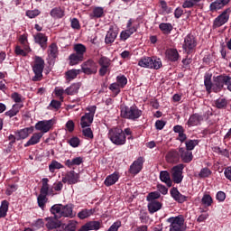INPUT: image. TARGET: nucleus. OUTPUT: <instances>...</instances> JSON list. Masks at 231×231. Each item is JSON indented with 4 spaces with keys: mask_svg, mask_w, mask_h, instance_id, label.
<instances>
[{
    "mask_svg": "<svg viewBox=\"0 0 231 231\" xmlns=\"http://www.w3.org/2000/svg\"><path fill=\"white\" fill-rule=\"evenodd\" d=\"M116 83L123 89V88L127 86V78L124 75L117 76Z\"/></svg>",
    "mask_w": 231,
    "mask_h": 231,
    "instance_id": "8fccbe9b",
    "label": "nucleus"
},
{
    "mask_svg": "<svg viewBox=\"0 0 231 231\" xmlns=\"http://www.w3.org/2000/svg\"><path fill=\"white\" fill-rule=\"evenodd\" d=\"M161 7L162 14H172V8L167 6V3L165 1L161 2Z\"/></svg>",
    "mask_w": 231,
    "mask_h": 231,
    "instance_id": "0e129e2a",
    "label": "nucleus"
},
{
    "mask_svg": "<svg viewBox=\"0 0 231 231\" xmlns=\"http://www.w3.org/2000/svg\"><path fill=\"white\" fill-rule=\"evenodd\" d=\"M63 168H64V165H62L60 162L57 161H52L51 163L49 165L50 172H55V170L63 169Z\"/></svg>",
    "mask_w": 231,
    "mask_h": 231,
    "instance_id": "603ef678",
    "label": "nucleus"
},
{
    "mask_svg": "<svg viewBox=\"0 0 231 231\" xmlns=\"http://www.w3.org/2000/svg\"><path fill=\"white\" fill-rule=\"evenodd\" d=\"M79 173L75 172V171H70L62 178V181L63 183H69V185H75V183H79Z\"/></svg>",
    "mask_w": 231,
    "mask_h": 231,
    "instance_id": "f3484780",
    "label": "nucleus"
},
{
    "mask_svg": "<svg viewBox=\"0 0 231 231\" xmlns=\"http://www.w3.org/2000/svg\"><path fill=\"white\" fill-rule=\"evenodd\" d=\"M170 194H171V198H173V199L175 201H177L178 203H185V201H187V199L189 198V197L180 193V191L178 190V188H172L170 191Z\"/></svg>",
    "mask_w": 231,
    "mask_h": 231,
    "instance_id": "5701e85b",
    "label": "nucleus"
},
{
    "mask_svg": "<svg viewBox=\"0 0 231 231\" xmlns=\"http://www.w3.org/2000/svg\"><path fill=\"white\" fill-rule=\"evenodd\" d=\"M93 17H96V19H100L102 15H104V7H95L93 9Z\"/></svg>",
    "mask_w": 231,
    "mask_h": 231,
    "instance_id": "13d9d810",
    "label": "nucleus"
},
{
    "mask_svg": "<svg viewBox=\"0 0 231 231\" xmlns=\"http://www.w3.org/2000/svg\"><path fill=\"white\" fill-rule=\"evenodd\" d=\"M141 68H148V69H160L162 68V60L156 57H143L138 61Z\"/></svg>",
    "mask_w": 231,
    "mask_h": 231,
    "instance_id": "39448f33",
    "label": "nucleus"
},
{
    "mask_svg": "<svg viewBox=\"0 0 231 231\" xmlns=\"http://www.w3.org/2000/svg\"><path fill=\"white\" fill-rule=\"evenodd\" d=\"M160 180L162 183H165L167 187H172V180H171V174L167 171H162L160 172Z\"/></svg>",
    "mask_w": 231,
    "mask_h": 231,
    "instance_id": "2f4dec72",
    "label": "nucleus"
},
{
    "mask_svg": "<svg viewBox=\"0 0 231 231\" xmlns=\"http://www.w3.org/2000/svg\"><path fill=\"white\" fill-rule=\"evenodd\" d=\"M212 175V171L208 168H202L199 173V178H208Z\"/></svg>",
    "mask_w": 231,
    "mask_h": 231,
    "instance_id": "4d7b16f0",
    "label": "nucleus"
},
{
    "mask_svg": "<svg viewBox=\"0 0 231 231\" xmlns=\"http://www.w3.org/2000/svg\"><path fill=\"white\" fill-rule=\"evenodd\" d=\"M77 222L70 220L69 224L65 226V231H76Z\"/></svg>",
    "mask_w": 231,
    "mask_h": 231,
    "instance_id": "69168bd1",
    "label": "nucleus"
},
{
    "mask_svg": "<svg viewBox=\"0 0 231 231\" xmlns=\"http://www.w3.org/2000/svg\"><path fill=\"white\" fill-rule=\"evenodd\" d=\"M215 106L217 109H226L228 101L226 98H218L215 101Z\"/></svg>",
    "mask_w": 231,
    "mask_h": 231,
    "instance_id": "a18cd8bd",
    "label": "nucleus"
},
{
    "mask_svg": "<svg viewBox=\"0 0 231 231\" xmlns=\"http://www.w3.org/2000/svg\"><path fill=\"white\" fill-rule=\"evenodd\" d=\"M186 150L188 151H194V147L199 143L198 140H189L186 143Z\"/></svg>",
    "mask_w": 231,
    "mask_h": 231,
    "instance_id": "6e6d98bb",
    "label": "nucleus"
},
{
    "mask_svg": "<svg viewBox=\"0 0 231 231\" xmlns=\"http://www.w3.org/2000/svg\"><path fill=\"white\" fill-rule=\"evenodd\" d=\"M51 15L54 19H62L64 16V10L60 7H54L53 9L51 10Z\"/></svg>",
    "mask_w": 231,
    "mask_h": 231,
    "instance_id": "a19ab883",
    "label": "nucleus"
},
{
    "mask_svg": "<svg viewBox=\"0 0 231 231\" xmlns=\"http://www.w3.org/2000/svg\"><path fill=\"white\" fill-rule=\"evenodd\" d=\"M17 189L18 186L16 184L9 185L5 191L6 196H12V194H14V192H15Z\"/></svg>",
    "mask_w": 231,
    "mask_h": 231,
    "instance_id": "e2e57ef3",
    "label": "nucleus"
},
{
    "mask_svg": "<svg viewBox=\"0 0 231 231\" xmlns=\"http://www.w3.org/2000/svg\"><path fill=\"white\" fill-rule=\"evenodd\" d=\"M11 98L15 102V104H23V96L17 92H14L11 95Z\"/></svg>",
    "mask_w": 231,
    "mask_h": 231,
    "instance_id": "680f3d73",
    "label": "nucleus"
},
{
    "mask_svg": "<svg viewBox=\"0 0 231 231\" xmlns=\"http://www.w3.org/2000/svg\"><path fill=\"white\" fill-rule=\"evenodd\" d=\"M55 125V120L54 119H50V120H42L39 121L38 123L35 124V129L36 131H40L38 133H42V135L46 134V133H50V130L51 127Z\"/></svg>",
    "mask_w": 231,
    "mask_h": 231,
    "instance_id": "9d476101",
    "label": "nucleus"
},
{
    "mask_svg": "<svg viewBox=\"0 0 231 231\" xmlns=\"http://www.w3.org/2000/svg\"><path fill=\"white\" fill-rule=\"evenodd\" d=\"M167 223H170L169 231H185L187 228L185 226V217L182 215L169 217Z\"/></svg>",
    "mask_w": 231,
    "mask_h": 231,
    "instance_id": "423d86ee",
    "label": "nucleus"
},
{
    "mask_svg": "<svg viewBox=\"0 0 231 231\" xmlns=\"http://www.w3.org/2000/svg\"><path fill=\"white\" fill-rule=\"evenodd\" d=\"M230 8L225 9L221 14H219L213 22V26L215 28H221L223 24H226L228 23V19H230Z\"/></svg>",
    "mask_w": 231,
    "mask_h": 231,
    "instance_id": "9b49d317",
    "label": "nucleus"
},
{
    "mask_svg": "<svg viewBox=\"0 0 231 231\" xmlns=\"http://www.w3.org/2000/svg\"><path fill=\"white\" fill-rule=\"evenodd\" d=\"M9 205L10 203H8V200L2 201V204L0 206V217H6Z\"/></svg>",
    "mask_w": 231,
    "mask_h": 231,
    "instance_id": "c03bdc74",
    "label": "nucleus"
},
{
    "mask_svg": "<svg viewBox=\"0 0 231 231\" xmlns=\"http://www.w3.org/2000/svg\"><path fill=\"white\" fill-rule=\"evenodd\" d=\"M67 143L70 145V147L77 148L80 145V139L77 136H74L67 141Z\"/></svg>",
    "mask_w": 231,
    "mask_h": 231,
    "instance_id": "5fc2aeb1",
    "label": "nucleus"
},
{
    "mask_svg": "<svg viewBox=\"0 0 231 231\" xmlns=\"http://www.w3.org/2000/svg\"><path fill=\"white\" fill-rule=\"evenodd\" d=\"M81 69L85 75H93L97 73V63L93 60H88L81 65Z\"/></svg>",
    "mask_w": 231,
    "mask_h": 231,
    "instance_id": "2eb2a0df",
    "label": "nucleus"
},
{
    "mask_svg": "<svg viewBox=\"0 0 231 231\" xmlns=\"http://www.w3.org/2000/svg\"><path fill=\"white\" fill-rule=\"evenodd\" d=\"M81 163H84V158L82 157H76L72 160H67L65 162V165L71 169V167H75V165H81Z\"/></svg>",
    "mask_w": 231,
    "mask_h": 231,
    "instance_id": "4c0bfd02",
    "label": "nucleus"
},
{
    "mask_svg": "<svg viewBox=\"0 0 231 231\" xmlns=\"http://www.w3.org/2000/svg\"><path fill=\"white\" fill-rule=\"evenodd\" d=\"M73 51L74 52L69 56V65L77 66V64L84 61V55H86L88 48L82 43H76L73 46Z\"/></svg>",
    "mask_w": 231,
    "mask_h": 231,
    "instance_id": "7ed1b4c3",
    "label": "nucleus"
},
{
    "mask_svg": "<svg viewBox=\"0 0 231 231\" xmlns=\"http://www.w3.org/2000/svg\"><path fill=\"white\" fill-rule=\"evenodd\" d=\"M203 122V116L199 114H193L189 116L188 120V125L194 126V125H199Z\"/></svg>",
    "mask_w": 231,
    "mask_h": 231,
    "instance_id": "7c9ffc66",
    "label": "nucleus"
},
{
    "mask_svg": "<svg viewBox=\"0 0 231 231\" xmlns=\"http://www.w3.org/2000/svg\"><path fill=\"white\" fill-rule=\"evenodd\" d=\"M172 23H162L159 24V30L164 33V35H169L173 30Z\"/></svg>",
    "mask_w": 231,
    "mask_h": 231,
    "instance_id": "e433bc0d",
    "label": "nucleus"
},
{
    "mask_svg": "<svg viewBox=\"0 0 231 231\" xmlns=\"http://www.w3.org/2000/svg\"><path fill=\"white\" fill-rule=\"evenodd\" d=\"M24 107V105L23 104H14L13 105L12 108L5 112V116H9V118H14V116H16V115Z\"/></svg>",
    "mask_w": 231,
    "mask_h": 231,
    "instance_id": "c756f323",
    "label": "nucleus"
},
{
    "mask_svg": "<svg viewBox=\"0 0 231 231\" xmlns=\"http://www.w3.org/2000/svg\"><path fill=\"white\" fill-rule=\"evenodd\" d=\"M80 83H73L71 84L69 87H68L65 89V94L69 95V96H73V95H77V93H79V90L80 89Z\"/></svg>",
    "mask_w": 231,
    "mask_h": 231,
    "instance_id": "72a5a7b5",
    "label": "nucleus"
},
{
    "mask_svg": "<svg viewBox=\"0 0 231 231\" xmlns=\"http://www.w3.org/2000/svg\"><path fill=\"white\" fill-rule=\"evenodd\" d=\"M98 64L101 67L99 69V75L104 77V75L107 73V69L111 66V60L106 56H102L98 60Z\"/></svg>",
    "mask_w": 231,
    "mask_h": 231,
    "instance_id": "6ab92c4d",
    "label": "nucleus"
},
{
    "mask_svg": "<svg viewBox=\"0 0 231 231\" xmlns=\"http://www.w3.org/2000/svg\"><path fill=\"white\" fill-rule=\"evenodd\" d=\"M32 133H33V127L23 128L16 132L15 134L17 136V141L25 140V138H28Z\"/></svg>",
    "mask_w": 231,
    "mask_h": 231,
    "instance_id": "cd10ccee",
    "label": "nucleus"
},
{
    "mask_svg": "<svg viewBox=\"0 0 231 231\" xmlns=\"http://www.w3.org/2000/svg\"><path fill=\"white\" fill-rule=\"evenodd\" d=\"M102 227V221H88L83 225L79 231H91V230H100Z\"/></svg>",
    "mask_w": 231,
    "mask_h": 231,
    "instance_id": "a211bd4d",
    "label": "nucleus"
},
{
    "mask_svg": "<svg viewBox=\"0 0 231 231\" xmlns=\"http://www.w3.org/2000/svg\"><path fill=\"white\" fill-rule=\"evenodd\" d=\"M108 138L114 145H125L127 137L122 128L115 127L108 131Z\"/></svg>",
    "mask_w": 231,
    "mask_h": 231,
    "instance_id": "20e7f679",
    "label": "nucleus"
},
{
    "mask_svg": "<svg viewBox=\"0 0 231 231\" xmlns=\"http://www.w3.org/2000/svg\"><path fill=\"white\" fill-rule=\"evenodd\" d=\"M122 118H126L127 120H138L142 116V110L138 109L136 106H123L121 108Z\"/></svg>",
    "mask_w": 231,
    "mask_h": 231,
    "instance_id": "0eeeda50",
    "label": "nucleus"
},
{
    "mask_svg": "<svg viewBox=\"0 0 231 231\" xmlns=\"http://www.w3.org/2000/svg\"><path fill=\"white\" fill-rule=\"evenodd\" d=\"M14 52L16 55H21L22 57H26L28 53H30V47L28 45H25L23 49L21 48V46H16Z\"/></svg>",
    "mask_w": 231,
    "mask_h": 231,
    "instance_id": "37998d69",
    "label": "nucleus"
},
{
    "mask_svg": "<svg viewBox=\"0 0 231 231\" xmlns=\"http://www.w3.org/2000/svg\"><path fill=\"white\" fill-rule=\"evenodd\" d=\"M137 28L136 26H133V19H129L126 23V30L121 32L120 37L123 41H127L129 37L135 33Z\"/></svg>",
    "mask_w": 231,
    "mask_h": 231,
    "instance_id": "4468645a",
    "label": "nucleus"
},
{
    "mask_svg": "<svg viewBox=\"0 0 231 231\" xmlns=\"http://www.w3.org/2000/svg\"><path fill=\"white\" fill-rule=\"evenodd\" d=\"M26 15L29 17V19H35V17L41 15V11H39V9L28 10L26 12Z\"/></svg>",
    "mask_w": 231,
    "mask_h": 231,
    "instance_id": "052dcab7",
    "label": "nucleus"
},
{
    "mask_svg": "<svg viewBox=\"0 0 231 231\" xmlns=\"http://www.w3.org/2000/svg\"><path fill=\"white\" fill-rule=\"evenodd\" d=\"M162 209V203L158 200H150L148 203V210L150 214H154Z\"/></svg>",
    "mask_w": 231,
    "mask_h": 231,
    "instance_id": "473e14b6",
    "label": "nucleus"
},
{
    "mask_svg": "<svg viewBox=\"0 0 231 231\" xmlns=\"http://www.w3.org/2000/svg\"><path fill=\"white\" fill-rule=\"evenodd\" d=\"M64 93H66V89L56 87L54 89V95L60 98V102H64Z\"/></svg>",
    "mask_w": 231,
    "mask_h": 231,
    "instance_id": "de8ad7c7",
    "label": "nucleus"
},
{
    "mask_svg": "<svg viewBox=\"0 0 231 231\" xmlns=\"http://www.w3.org/2000/svg\"><path fill=\"white\" fill-rule=\"evenodd\" d=\"M108 89L112 91L114 97H117L120 94V89L122 88L119 87V85L116 82H115L110 84V86L108 87Z\"/></svg>",
    "mask_w": 231,
    "mask_h": 231,
    "instance_id": "09e8293b",
    "label": "nucleus"
},
{
    "mask_svg": "<svg viewBox=\"0 0 231 231\" xmlns=\"http://www.w3.org/2000/svg\"><path fill=\"white\" fill-rule=\"evenodd\" d=\"M201 203L204 207H212V203H214V200L212 199V197L208 194H205L201 199Z\"/></svg>",
    "mask_w": 231,
    "mask_h": 231,
    "instance_id": "49530a36",
    "label": "nucleus"
},
{
    "mask_svg": "<svg viewBox=\"0 0 231 231\" xmlns=\"http://www.w3.org/2000/svg\"><path fill=\"white\" fill-rule=\"evenodd\" d=\"M118 180H120V174H118V172H114L106 178L104 184L106 187H111L112 185H115Z\"/></svg>",
    "mask_w": 231,
    "mask_h": 231,
    "instance_id": "c85d7f7f",
    "label": "nucleus"
},
{
    "mask_svg": "<svg viewBox=\"0 0 231 231\" xmlns=\"http://www.w3.org/2000/svg\"><path fill=\"white\" fill-rule=\"evenodd\" d=\"M32 71L34 73V77L32 79V82L42 80V71H44V60L42 58L39 56L35 57Z\"/></svg>",
    "mask_w": 231,
    "mask_h": 231,
    "instance_id": "6e6552de",
    "label": "nucleus"
},
{
    "mask_svg": "<svg viewBox=\"0 0 231 231\" xmlns=\"http://www.w3.org/2000/svg\"><path fill=\"white\" fill-rule=\"evenodd\" d=\"M117 35H118L117 32H116L113 29H109L105 38L106 44H112V42H115V39H116Z\"/></svg>",
    "mask_w": 231,
    "mask_h": 231,
    "instance_id": "c9c22d12",
    "label": "nucleus"
},
{
    "mask_svg": "<svg viewBox=\"0 0 231 231\" xmlns=\"http://www.w3.org/2000/svg\"><path fill=\"white\" fill-rule=\"evenodd\" d=\"M51 214L54 215V219L60 217H75L73 213V206L71 204L63 206L62 204H55L50 209Z\"/></svg>",
    "mask_w": 231,
    "mask_h": 231,
    "instance_id": "f03ea898",
    "label": "nucleus"
},
{
    "mask_svg": "<svg viewBox=\"0 0 231 231\" xmlns=\"http://www.w3.org/2000/svg\"><path fill=\"white\" fill-rule=\"evenodd\" d=\"M161 194L158 191H153L148 194L147 201H156V199H160Z\"/></svg>",
    "mask_w": 231,
    "mask_h": 231,
    "instance_id": "bf43d9fd",
    "label": "nucleus"
},
{
    "mask_svg": "<svg viewBox=\"0 0 231 231\" xmlns=\"http://www.w3.org/2000/svg\"><path fill=\"white\" fill-rule=\"evenodd\" d=\"M66 79L69 82H71V80H75V78L78 77V75H80V69H70L66 72Z\"/></svg>",
    "mask_w": 231,
    "mask_h": 231,
    "instance_id": "79ce46f5",
    "label": "nucleus"
},
{
    "mask_svg": "<svg viewBox=\"0 0 231 231\" xmlns=\"http://www.w3.org/2000/svg\"><path fill=\"white\" fill-rule=\"evenodd\" d=\"M198 3H201V0H186L182 4V8H192L198 5Z\"/></svg>",
    "mask_w": 231,
    "mask_h": 231,
    "instance_id": "864d4df0",
    "label": "nucleus"
},
{
    "mask_svg": "<svg viewBox=\"0 0 231 231\" xmlns=\"http://www.w3.org/2000/svg\"><path fill=\"white\" fill-rule=\"evenodd\" d=\"M179 153L180 158L184 163H190V162H192V159L194 158V155H192V152L185 148H180Z\"/></svg>",
    "mask_w": 231,
    "mask_h": 231,
    "instance_id": "412c9836",
    "label": "nucleus"
},
{
    "mask_svg": "<svg viewBox=\"0 0 231 231\" xmlns=\"http://www.w3.org/2000/svg\"><path fill=\"white\" fill-rule=\"evenodd\" d=\"M229 80H230V76L225 75V74L214 77L213 78L214 93H219V91H221V89H223V88L226 86V84H228Z\"/></svg>",
    "mask_w": 231,
    "mask_h": 231,
    "instance_id": "1a4fd4ad",
    "label": "nucleus"
},
{
    "mask_svg": "<svg viewBox=\"0 0 231 231\" xmlns=\"http://www.w3.org/2000/svg\"><path fill=\"white\" fill-rule=\"evenodd\" d=\"M83 136H86V138L93 139V131L91 128H85L82 131Z\"/></svg>",
    "mask_w": 231,
    "mask_h": 231,
    "instance_id": "774afa93",
    "label": "nucleus"
},
{
    "mask_svg": "<svg viewBox=\"0 0 231 231\" xmlns=\"http://www.w3.org/2000/svg\"><path fill=\"white\" fill-rule=\"evenodd\" d=\"M48 52H49L50 57H51L52 59H55L57 57V53L59 52L57 44H55V43L51 44L49 47Z\"/></svg>",
    "mask_w": 231,
    "mask_h": 231,
    "instance_id": "3c124183",
    "label": "nucleus"
},
{
    "mask_svg": "<svg viewBox=\"0 0 231 231\" xmlns=\"http://www.w3.org/2000/svg\"><path fill=\"white\" fill-rule=\"evenodd\" d=\"M204 86L206 90L210 93V91H214V83H212V75L206 74L204 76Z\"/></svg>",
    "mask_w": 231,
    "mask_h": 231,
    "instance_id": "f704fd0d",
    "label": "nucleus"
},
{
    "mask_svg": "<svg viewBox=\"0 0 231 231\" xmlns=\"http://www.w3.org/2000/svg\"><path fill=\"white\" fill-rule=\"evenodd\" d=\"M166 162L168 163H178L180 162V152L176 150H171L166 154Z\"/></svg>",
    "mask_w": 231,
    "mask_h": 231,
    "instance_id": "bb28decb",
    "label": "nucleus"
},
{
    "mask_svg": "<svg viewBox=\"0 0 231 231\" xmlns=\"http://www.w3.org/2000/svg\"><path fill=\"white\" fill-rule=\"evenodd\" d=\"M43 136L44 135L42 134V133L37 132V133L32 134L31 138L24 144V147H30L31 145H37V143H39L41 142V139Z\"/></svg>",
    "mask_w": 231,
    "mask_h": 231,
    "instance_id": "b1692460",
    "label": "nucleus"
},
{
    "mask_svg": "<svg viewBox=\"0 0 231 231\" xmlns=\"http://www.w3.org/2000/svg\"><path fill=\"white\" fill-rule=\"evenodd\" d=\"M145 160H143V157H139L137 160H135L130 166L129 172L130 174L136 175L139 172L142 171V169H143V163Z\"/></svg>",
    "mask_w": 231,
    "mask_h": 231,
    "instance_id": "dca6fc26",
    "label": "nucleus"
},
{
    "mask_svg": "<svg viewBox=\"0 0 231 231\" xmlns=\"http://www.w3.org/2000/svg\"><path fill=\"white\" fill-rule=\"evenodd\" d=\"M50 180L48 178H43L42 180V188L40 189V195L37 197L38 207L44 210L46 204L48 203V196H55L53 192V188H50L48 184Z\"/></svg>",
    "mask_w": 231,
    "mask_h": 231,
    "instance_id": "f257e3e1",
    "label": "nucleus"
},
{
    "mask_svg": "<svg viewBox=\"0 0 231 231\" xmlns=\"http://www.w3.org/2000/svg\"><path fill=\"white\" fill-rule=\"evenodd\" d=\"M183 164H178L171 169V178L174 183H181L183 181Z\"/></svg>",
    "mask_w": 231,
    "mask_h": 231,
    "instance_id": "ddd939ff",
    "label": "nucleus"
},
{
    "mask_svg": "<svg viewBox=\"0 0 231 231\" xmlns=\"http://www.w3.org/2000/svg\"><path fill=\"white\" fill-rule=\"evenodd\" d=\"M196 38L192 34H188L184 39L182 48L186 53H192L197 46Z\"/></svg>",
    "mask_w": 231,
    "mask_h": 231,
    "instance_id": "f8f14e48",
    "label": "nucleus"
},
{
    "mask_svg": "<svg viewBox=\"0 0 231 231\" xmlns=\"http://www.w3.org/2000/svg\"><path fill=\"white\" fill-rule=\"evenodd\" d=\"M165 57L170 62H178L180 60V53L178 52V50L171 48L166 50Z\"/></svg>",
    "mask_w": 231,
    "mask_h": 231,
    "instance_id": "4be33fe9",
    "label": "nucleus"
},
{
    "mask_svg": "<svg viewBox=\"0 0 231 231\" xmlns=\"http://www.w3.org/2000/svg\"><path fill=\"white\" fill-rule=\"evenodd\" d=\"M228 3H230V0H217L210 4L209 10L211 12H216V10H221V8H225V6H226Z\"/></svg>",
    "mask_w": 231,
    "mask_h": 231,
    "instance_id": "393cba45",
    "label": "nucleus"
},
{
    "mask_svg": "<svg viewBox=\"0 0 231 231\" xmlns=\"http://www.w3.org/2000/svg\"><path fill=\"white\" fill-rule=\"evenodd\" d=\"M45 221H47L45 226L48 230H55V228H60L62 226V222L56 219L55 217H45Z\"/></svg>",
    "mask_w": 231,
    "mask_h": 231,
    "instance_id": "aec40b11",
    "label": "nucleus"
},
{
    "mask_svg": "<svg viewBox=\"0 0 231 231\" xmlns=\"http://www.w3.org/2000/svg\"><path fill=\"white\" fill-rule=\"evenodd\" d=\"M91 124H93V117H92V116L85 114V116H83L81 117V122H80L81 127L83 129L86 128V127H89L91 125Z\"/></svg>",
    "mask_w": 231,
    "mask_h": 231,
    "instance_id": "58836bf2",
    "label": "nucleus"
},
{
    "mask_svg": "<svg viewBox=\"0 0 231 231\" xmlns=\"http://www.w3.org/2000/svg\"><path fill=\"white\" fill-rule=\"evenodd\" d=\"M34 41L36 44H39L42 50H46L47 42H48V37L44 35L42 32H38L36 35H34Z\"/></svg>",
    "mask_w": 231,
    "mask_h": 231,
    "instance_id": "a878e982",
    "label": "nucleus"
},
{
    "mask_svg": "<svg viewBox=\"0 0 231 231\" xmlns=\"http://www.w3.org/2000/svg\"><path fill=\"white\" fill-rule=\"evenodd\" d=\"M65 127L69 133H73V131H75V123L73 120H69L66 123Z\"/></svg>",
    "mask_w": 231,
    "mask_h": 231,
    "instance_id": "338daca9",
    "label": "nucleus"
},
{
    "mask_svg": "<svg viewBox=\"0 0 231 231\" xmlns=\"http://www.w3.org/2000/svg\"><path fill=\"white\" fill-rule=\"evenodd\" d=\"M94 214H95V208H91V209L85 208L78 213V217H79V219H86L88 217H90V216H93Z\"/></svg>",
    "mask_w": 231,
    "mask_h": 231,
    "instance_id": "ea45409f",
    "label": "nucleus"
}]
</instances>
